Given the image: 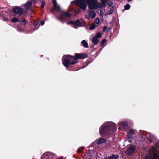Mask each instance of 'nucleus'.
I'll use <instances>...</instances> for the list:
<instances>
[{
    "label": "nucleus",
    "instance_id": "nucleus-8",
    "mask_svg": "<svg viewBox=\"0 0 159 159\" xmlns=\"http://www.w3.org/2000/svg\"><path fill=\"white\" fill-rule=\"evenodd\" d=\"M135 148L134 146H131L125 151V154L129 155L132 153L135 150Z\"/></svg>",
    "mask_w": 159,
    "mask_h": 159
},
{
    "label": "nucleus",
    "instance_id": "nucleus-9",
    "mask_svg": "<svg viewBox=\"0 0 159 159\" xmlns=\"http://www.w3.org/2000/svg\"><path fill=\"white\" fill-rule=\"evenodd\" d=\"M14 12L16 14L20 15L22 12V8L18 7H16L13 8Z\"/></svg>",
    "mask_w": 159,
    "mask_h": 159
},
{
    "label": "nucleus",
    "instance_id": "nucleus-5",
    "mask_svg": "<svg viewBox=\"0 0 159 159\" xmlns=\"http://www.w3.org/2000/svg\"><path fill=\"white\" fill-rule=\"evenodd\" d=\"M70 15L66 12L63 11L61 12L60 16L58 18V19L60 21L66 20V19L69 18Z\"/></svg>",
    "mask_w": 159,
    "mask_h": 159
},
{
    "label": "nucleus",
    "instance_id": "nucleus-32",
    "mask_svg": "<svg viewBox=\"0 0 159 159\" xmlns=\"http://www.w3.org/2000/svg\"><path fill=\"white\" fill-rule=\"evenodd\" d=\"M113 9H112H112H111L110 10V11H109L108 14H111L112 13V12H113Z\"/></svg>",
    "mask_w": 159,
    "mask_h": 159
},
{
    "label": "nucleus",
    "instance_id": "nucleus-31",
    "mask_svg": "<svg viewBox=\"0 0 159 159\" xmlns=\"http://www.w3.org/2000/svg\"><path fill=\"white\" fill-rule=\"evenodd\" d=\"M86 17L88 19H89L90 18V16L89 14H86Z\"/></svg>",
    "mask_w": 159,
    "mask_h": 159
},
{
    "label": "nucleus",
    "instance_id": "nucleus-10",
    "mask_svg": "<svg viewBox=\"0 0 159 159\" xmlns=\"http://www.w3.org/2000/svg\"><path fill=\"white\" fill-rule=\"evenodd\" d=\"M53 4L54 8L57 11H60V7L57 4L56 0H53Z\"/></svg>",
    "mask_w": 159,
    "mask_h": 159
},
{
    "label": "nucleus",
    "instance_id": "nucleus-36",
    "mask_svg": "<svg viewBox=\"0 0 159 159\" xmlns=\"http://www.w3.org/2000/svg\"><path fill=\"white\" fill-rule=\"evenodd\" d=\"M37 0H33V2L35 3L37 2Z\"/></svg>",
    "mask_w": 159,
    "mask_h": 159
},
{
    "label": "nucleus",
    "instance_id": "nucleus-30",
    "mask_svg": "<svg viewBox=\"0 0 159 159\" xmlns=\"http://www.w3.org/2000/svg\"><path fill=\"white\" fill-rule=\"evenodd\" d=\"M45 5V2L44 1H43V2H42V4H41L42 8H43L44 7Z\"/></svg>",
    "mask_w": 159,
    "mask_h": 159
},
{
    "label": "nucleus",
    "instance_id": "nucleus-33",
    "mask_svg": "<svg viewBox=\"0 0 159 159\" xmlns=\"http://www.w3.org/2000/svg\"><path fill=\"white\" fill-rule=\"evenodd\" d=\"M112 5H113V2H110L108 3V6L109 7H110V6H112Z\"/></svg>",
    "mask_w": 159,
    "mask_h": 159
},
{
    "label": "nucleus",
    "instance_id": "nucleus-22",
    "mask_svg": "<svg viewBox=\"0 0 159 159\" xmlns=\"http://www.w3.org/2000/svg\"><path fill=\"white\" fill-rule=\"evenodd\" d=\"M96 25H95L93 23L92 25L89 27V29L90 30H92L95 29L96 27H97Z\"/></svg>",
    "mask_w": 159,
    "mask_h": 159
},
{
    "label": "nucleus",
    "instance_id": "nucleus-23",
    "mask_svg": "<svg viewBox=\"0 0 159 159\" xmlns=\"http://www.w3.org/2000/svg\"><path fill=\"white\" fill-rule=\"evenodd\" d=\"M102 2V5L105 7L106 4L108 0H100Z\"/></svg>",
    "mask_w": 159,
    "mask_h": 159
},
{
    "label": "nucleus",
    "instance_id": "nucleus-35",
    "mask_svg": "<svg viewBox=\"0 0 159 159\" xmlns=\"http://www.w3.org/2000/svg\"><path fill=\"white\" fill-rule=\"evenodd\" d=\"M44 23H45V21H42L41 22V25H44Z\"/></svg>",
    "mask_w": 159,
    "mask_h": 159
},
{
    "label": "nucleus",
    "instance_id": "nucleus-34",
    "mask_svg": "<svg viewBox=\"0 0 159 159\" xmlns=\"http://www.w3.org/2000/svg\"><path fill=\"white\" fill-rule=\"evenodd\" d=\"M34 25L35 26H36L38 24V22L37 21H35L34 22Z\"/></svg>",
    "mask_w": 159,
    "mask_h": 159
},
{
    "label": "nucleus",
    "instance_id": "nucleus-26",
    "mask_svg": "<svg viewBox=\"0 0 159 159\" xmlns=\"http://www.w3.org/2000/svg\"><path fill=\"white\" fill-rule=\"evenodd\" d=\"M130 5L129 4H127L125 6V8L126 10H128L130 8Z\"/></svg>",
    "mask_w": 159,
    "mask_h": 159
},
{
    "label": "nucleus",
    "instance_id": "nucleus-38",
    "mask_svg": "<svg viewBox=\"0 0 159 159\" xmlns=\"http://www.w3.org/2000/svg\"><path fill=\"white\" fill-rule=\"evenodd\" d=\"M97 12L98 13H100L101 12V10H98L97 11Z\"/></svg>",
    "mask_w": 159,
    "mask_h": 159
},
{
    "label": "nucleus",
    "instance_id": "nucleus-2",
    "mask_svg": "<svg viewBox=\"0 0 159 159\" xmlns=\"http://www.w3.org/2000/svg\"><path fill=\"white\" fill-rule=\"evenodd\" d=\"M87 55L85 54L75 53V57L66 55L63 57L62 59V63L66 67H68L70 65H74L78 62L77 60L79 59L86 58Z\"/></svg>",
    "mask_w": 159,
    "mask_h": 159
},
{
    "label": "nucleus",
    "instance_id": "nucleus-1",
    "mask_svg": "<svg viewBox=\"0 0 159 159\" xmlns=\"http://www.w3.org/2000/svg\"><path fill=\"white\" fill-rule=\"evenodd\" d=\"M87 2H88L89 8L90 9H96L102 7V4L97 2L96 0H74L71 3H75L83 10L85 11L87 7Z\"/></svg>",
    "mask_w": 159,
    "mask_h": 159
},
{
    "label": "nucleus",
    "instance_id": "nucleus-21",
    "mask_svg": "<svg viewBox=\"0 0 159 159\" xmlns=\"http://www.w3.org/2000/svg\"><path fill=\"white\" fill-rule=\"evenodd\" d=\"M90 16L92 19L94 18L96 16V13L94 11H92L90 12Z\"/></svg>",
    "mask_w": 159,
    "mask_h": 159
},
{
    "label": "nucleus",
    "instance_id": "nucleus-40",
    "mask_svg": "<svg viewBox=\"0 0 159 159\" xmlns=\"http://www.w3.org/2000/svg\"><path fill=\"white\" fill-rule=\"evenodd\" d=\"M129 2V1H132V0H127Z\"/></svg>",
    "mask_w": 159,
    "mask_h": 159
},
{
    "label": "nucleus",
    "instance_id": "nucleus-20",
    "mask_svg": "<svg viewBox=\"0 0 159 159\" xmlns=\"http://www.w3.org/2000/svg\"><path fill=\"white\" fill-rule=\"evenodd\" d=\"M100 21V19L98 17H97L95 19L94 22L93 23L95 25H96L97 26H98V25Z\"/></svg>",
    "mask_w": 159,
    "mask_h": 159
},
{
    "label": "nucleus",
    "instance_id": "nucleus-37",
    "mask_svg": "<svg viewBox=\"0 0 159 159\" xmlns=\"http://www.w3.org/2000/svg\"><path fill=\"white\" fill-rule=\"evenodd\" d=\"M77 151L78 152H81V150L80 149H78L77 150Z\"/></svg>",
    "mask_w": 159,
    "mask_h": 159
},
{
    "label": "nucleus",
    "instance_id": "nucleus-28",
    "mask_svg": "<svg viewBox=\"0 0 159 159\" xmlns=\"http://www.w3.org/2000/svg\"><path fill=\"white\" fill-rule=\"evenodd\" d=\"M102 35L100 33H98L97 34L96 36L97 38H99L101 37Z\"/></svg>",
    "mask_w": 159,
    "mask_h": 159
},
{
    "label": "nucleus",
    "instance_id": "nucleus-11",
    "mask_svg": "<svg viewBox=\"0 0 159 159\" xmlns=\"http://www.w3.org/2000/svg\"><path fill=\"white\" fill-rule=\"evenodd\" d=\"M32 5V3L31 2H27L25 5V9L28 11H30L31 10V7Z\"/></svg>",
    "mask_w": 159,
    "mask_h": 159
},
{
    "label": "nucleus",
    "instance_id": "nucleus-4",
    "mask_svg": "<svg viewBox=\"0 0 159 159\" xmlns=\"http://www.w3.org/2000/svg\"><path fill=\"white\" fill-rule=\"evenodd\" d=\"M83 19H80V20H77L75 22L70 21L69 22H67V24L68 25L72 24L74 25L73 27L77 29L78 27L81 26V23L83 22Z\"/></svg>",
    "mask_w": 159,
    "mask_h": 159
},
{
    "label": "nucleus",
    "instance_id": "nucleus-14",
    "mask_svg": "<svg viewBox=\"0 0 159 159\" xmlns=\"http://www.w3.org/2000/svg\"><path fill=\"white\" fill-rule=\"evenodd\" d=\"M95 142H97L98 144H100L102 143H105L106 142V140L104 139L100 138L96 140Z\"/></svg>",
    "mask_w": 159,
    "mask_h": 159
},
{
    "label": "nucleus",
    "instance_id": "nucleus-18",
    "mask_svg": "<svg viewBox=\"0 0 159 159\" xmlns=\"http://www.w3.org/2000/svg\"><path fill=\"white\" fill-rule=\"evenodd\" d=\"M151 151V149L150 151V152L148 154H147L145 157V159H152V152Z\"/></svg>",
    "mask_w": 159,
    "mask_h": 159
},
{
    "label": "nucleus",
    "instance_id": "nucleus-17",
    "mask_svg": "<svg viewBox=\"0 0 159 159\" xmlns=\"http://www.w3.org/2000/svg\"><path fill=\"white\" fill-rule=\"evenodd\" d=\"M148 139L150 142H152L155 141L156 139L154 136L151 135L149 136Z\"/></svg>",
    "mask_w": 159,
    "mask_h": 159
},
{
    "label": "nucleus",
    "instance_id": "nucleus-29",
    "mask_svg": "<svg viewBox=\"0 0 159 159\" xmlns=\"http://www.w3.org/2000/svg\"><path fill=\"white\" fill-rule=\"evenodd\" d=\"M22 24L25 25L26 23V20L25 19L23 20H22Z\"/></svg>",
    "mask_w": 159,
    "mask_h": 159
},
{
    "label": "nucleus",
    "instance_id": "nucleus-6",
    "mask_svg": "<svg viewBox=\"0 0 159 159\" xmlns=\"http://www.w3.org/2000/svg\"><path fill=\"white\" fill-rule=\"evenodd\" d=\"M152 157L153 159H159V155L157 154V148L154 146L151 148Z\"/></svg>",
    "mask_w": 159,
    "mask_h": 159
},
{
    "label": "nucleus",
    "instance_id": "nucleus-19",
    "mask_svg": "<svg viewBox=\"0 0 159 159\" xmlns=\"http://www.w3.org/2000/svg\"><path fill=\"white\" fill-rule=\"evenodd\" d=\"M81 43L84 47L86 48H88L89 46L88 44L85 40H83L81 42Z\"/></svg>",
    "mask_w": 159,
    "mask_h": 159
},
{
    "label": "nucleus",
    "instance_id": "nucleus-12",
    "mask_svg": "<svg viewBox=\"0 0 159 159\" xmlns=\"http://www.w3.org/2000/svg\"><path fill=\"white\" fill-rule=\"evenodd\" d=\"M135 131L134 129L130 130L128 133V137L129 138H131L133 137V135L134 134Z\"/></svg>",
    "mask_w": 159,
    "mask_h": 159
},
{
    "label": "nucleus",
    "instance_id": "nucleus-25",
    "mask_svg": "<svg viewBox=\"0 0 159 159\" xmlns=\"http://www.w3.org/2000/svg\"><path fill=\"white\" fill-rule=\"evenodd\" d=\"M19 21V19L18 18L14 17L11 20V21L13 23H15L18 22Z\"/></svg>",
    "mask_w": 159,
    "mask_h": 159
},
{
    "label": "nucleus",
    "instance_id": "nucleus-16",
    "mask_svg": "<svg viewBox=\"0 0 159 159\" xmlns=\"http://www.w3.org/2000/svg\"><path fill=\"white\" fill-rule=\"evenodd\" d=\"M118 158V155L112 154L111 156L108 157H105V159H116Z\"/></svg>",
    "mask_w": 159,
    "mask_h": 159
},
{
    "label": "nucleus",
    "instance_id": "nucleus-24",
    "mask_svg": "<svg viewBox=\"0 0 159 159\" xmlns=\"http://www.w3.org/2000/svg\"><path fill=\"white\" fill-rule=\"evenodd\" d=\"M107 41L105 39H103L102 41L101 45L105 46L106 45Z\"/></svg>",
    "mask_w": 159,
    "mask_h": 159
},
{
    "label": "nucleus",
    "instance_id": "nucleus-3",
    "mask_svg": "<svg viewBox=\"0 0 159 159\" xmlns=\"http://www.w3.org/2000/svg\"><path fill=\"white\" fill-rule=\"evenodd\" d=\"M116 128L115 123L110 122H105L100 127L99 133L102 136L109 135L115 132Z\"/></svg>",
    "mask_w": 159,
    "mask_h": 159
},
{
    "label": "nucleus",
    "instance_id": "nucleus-39",
    "mask_svg": "<svg viewBox=\"0 0 159 159\" xmlns=\"http://www.w3.org/2000/svg\"><path fill=\"white\" fill-rule=\"evenodd\" d=\"M80 149L81 150V151H82L84 150V147H82L80 148Z\"/></svg>",
    "mask_w": 159,
    "mask_h": 159
},
{
    "label": "nucleus",
    "instance_id": "nucleus-13",
    "mask_svg": "<svg viewBox=\"0 0 159 159\" xmlns=\"http://www.w3.org/2000/svg\"><path fill=\"white\" fill-rule=\"evenodd\" d=\"M118 125L120 126H121L125 129H126L128 126L127 123L125 122H119Z\"/></svg>",
    "mask_w": 159,
    "mask_h": 159
},
{
    "label": "nucleus",
    "instance_id": "nucleus-27",
    "mask_svg": "<svg viewBox=\"0 0 159 159\" xmlns=\"http://www.w3.org/2000/svg\"><path fill=\"white\" fill-rule=\"evenodd\" d=\"M109 28L107 29L106 26H104L103 29V30L104 31H106V32H108L109 31Z\"/></svg>",
    "mask_w": 159,
    "mask_h": 159
},
{
    "label": "nucleus",
    "instance_id": "nucleus-7",
    "mask_svg": "<svg viewBox=\"0 0 159 159\" xmlns=\"http://www.w3.org/2000/svg\"><path fill=\"white\" fill-rule=\"evenodd\" d=\"M52 154L49 152H46L42 156L41 159H52Z\"/></svg>",
    "mask_w": 159,
    "mask_h": 159
},
{
    "label": "nucleus",
    "instance_id": "nucleus-15",
    "mask_svg": "<svg viewBox=\"0 0 159 159\" xmlns=\"http://www.w3.org/2000/svg\"><path fill=\"white\" fill-rule=\"evenodd\" d=\"M92 41L93 43L95 45H97L98 44L99 40L98 39V38L96 36H94L93 37L92 39Z\"/></svg>",
    "mask_w": 159,
    "mask_h": 159
}]
</instances>
